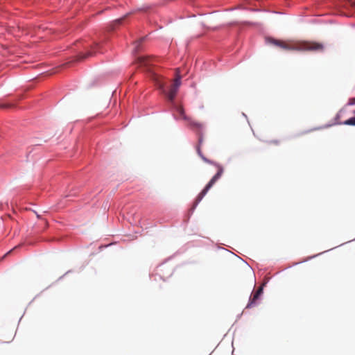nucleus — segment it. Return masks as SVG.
<instances>
[{
	"instance_id": "f257e3e1",
	"label": "nucleus",
	"mask_w": 355,
	"mask_h": 355,
	"mask_svg": "<svg viewBox=\"0 0 355 355\" xmlns=\"http://www.w3.org/2000/svg\"><path fill=\"white\" fill-rule=\"evenodd\" d=\"M268 42L284 50L322 51L324 45L315 42H287L274 38H268Z\"/></svg>"
},
{
	"instance_id": "f03ea898",
	"label": "nucleus",
	"mask_w": 355,
	"mask_h": 355,
	"mask_svg": "<svg viewBox=\"0 0 355 355\" xmlns=\"http://www.w3.org/2000/svg\"><path fill=\"white\" fill-rule=\"evenodd\" d=\"M180 69H176V77L174 79L173 83L171 85L169 90L168 92H166L164 89V83L162 80V78L157 75H155L154 77V80L155 82L156 83L157 86L159 87V89H160L162 91L164 94H166L168 99L171 101H172L175 98L181 84L182 76H180Z\"/></svg>"
},
{
	"instance_id": "7ed1b4c3",
	"label": "nucleus",
	"mask_w": 355,
	"mask_h": 355,
	"mask_svg": "<svg viewBox=\"0 0 355 355\" xmlns=\"http://www.w3.org/2000/svg\"><path fill=\"white\" fill-rule=\"evenodd\" d=\"M351 112L355 114V98H352L349 100L348 103L345 105L343 108H341L339 112L337 113L336 116V123L337 124H344L347 125H355V117H352L343 123L338 121L340 117H342L343 114Z\"/></svg>"
},
{
	"instance_id": "20e7f679",
	"label": "nucleus",
	"mask_w": 355,
	"mask_h": 355,
	"mask_svg": "<svg viewBox=\"0 0 355 355\" xmlns=\"http://www.w3.org/2000/svg\"><path fill=\"white\" fill-rule=\"evenodd\" d=\"M214 165L217 167L218 171L216 174L210 180V181L207 183L205 187L197 196L194 203L195 206H196L202 200V198L207 194L208 191L214 186L216 181H218V180L221 177L223 173V168L222 166L218 164H214Z\"/></svg>"
},
{
	"instance_id": "39448f33",
	"label": "nucleus",
	"mask_w": 355,
	"mask_h": 355,
	"mask_svg": "<svg viewBox=\"0 0 355 355\" xmlns=\"http://www.w3.org/2000/svg\"><path fill=\"white\" fill-rule=\"evenodd\" d=\"M155 59L150 56H141L137 58V63L139 67L144 68L147 71L150 70V67L153 65Z\"/></svg>"
},
{
	"instance_id": "423d86ee",
	"label": "nucleus",
	"mask_w": 355,
	"mask_h": 355,
	"mask_svg": "<svg viewBox=\"0 0 355 355\" xmlns=\"http://www.w3.org/2000/svg\"><path fill=\"white\" fill-rule=\"evenodd\" d=\"M266 283H263L258 289L252 294L249 300V302L246 306V308H251L257 304V300H259L260 296L263 293V287L265 286Z\"/></svg>"
},
{
	"instance_id": "0eeeda50",
	"label": "nucleus",
	"mask_w": 355,
	"mask_h": 355,
	"mask_svg": "<svg viewBox=\"0 0 355 355\" xmlns=\"http://www.w3.org/2000/svg\"><path fill=\"white\" fill-rule=\"evenodd\" d=\"M185 123H186V125L189 128H190L191 129H192L198 132H200L204 127V125L202 123H200L189 116L188 117V119L185 120Z\"/></svg>"
},
{
	"instance_id": "6e6552de",
	"label": "nucleus",
	"mask_w": 355,
	"mask_h": 355,
	"mask_svg": "<svg viewBox=\"0 0 355 355\" xmlns=\"http://www.w3.org/2000/svg\"><path fill=\"white\" fill-rule=\"evenodd\" d=\"M176 119L184 120L188 119V116L186 115L184 108L181 105H176L175 113L173 114Z\"/></svg>"
},
{
	"instance_id": "1a4fd4ad",
	"label": "nucleus",
	"mask_w": 355,
	"mask_h": 355,
	"mask_svg": "<svg viewBox=\"0 0 355 355\" xmlns=\"http://www.w3.org/2000/svg\"><path fill=\"white\" fill-rule=\"evenodd\" d=\"M202 136L201 135L199 134V137H198V143H199V146H198L197 148V152H198V154L200 156V157L202 159V160L207 163H209V164H213V162L210 160H209L208 159H207L205 157H204L202 153H201V150H200V146L202 144Z\"/></svg>"
},
{
	"instance_id": "9d476101",
	"label": "nucleus",
	"mask_w": 355,
	"mask_h": 355,
	"mask_svg": "<svg viewBox=\"0 0 355 355\" xmlns=\"http://www.w3.org/2000/svg\"><path fill=\"white\" fill-rule=\"evenodd\" d=\"M92 55V53H91L90 51L89 52H87V53L85 54H80L78 56V60L80 61V60H83L89 56H91Z\"/></svg>"
},
{
	"instance_id": "9b49d317",
	"label": "nucleus",
	"mask_w": 355,
	"mask_h": 355,
	"mask_svg": "<svg viewBox=\"0 0 355 355\" xmlns=\"http://www.w3.org/2000/svg\"><path fill=\"white\" fill-rule=\"evenodd\" d=\"M127 15H125L124 17H121V18H119L116 20L114 21V24H120L122 23V21L125 19Z\"/></svg>"
},
{
	"instance_id": "f8f14e48",
	"label": "nucleus",
	"mask_w": 355,
	"mask_h": 355,
	"mask_svg": "<svg viewBox=\"0 0 355 355\" xmlns=\"http://www.w3.org/2000/svg\"><path fill=\"white\" fill-rule=\"evenodd\" d=\"M349 5L350 6L355 10V1L354 0H351L349 2Z\"/></svg>"
},
{
	"instance_id": "ddd939ff",
	"label": "nucleus",
	"mask_w": 355,
	"mask_h": 355,
	"mask_svg": "<svg viewBox=\"0 0 355 355\" xmlns=\"http://www.w3.org/2000/svg\"><path fill=\"white\" fill-rule=\"evenodd\" d=\"M144 38L141 37L138 41L136 42L137 46L136 48H138L139 45L144 41Z\"/></svg>"
},
{
	"instance_id": "4468645a",
	"label": "nucleus",
	"mask_w": 355,
	"mask_h": 355,
	"mask_svg": "<svg viewBox=\"0 0 355 355\" xmlns=\"http://www.w3.org/2000/svg\"><path fill=\"white\" fill-rule=\"evenodd\" d=\"M10 105H0V107H10Z\"/></svg>"
}]
</instances>
